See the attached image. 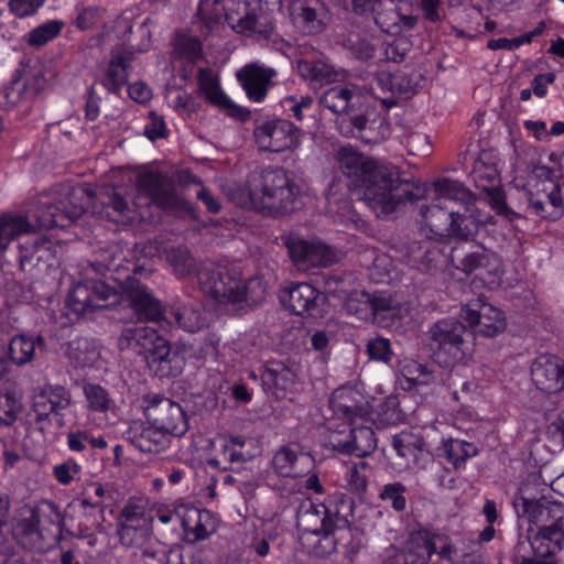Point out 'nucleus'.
Wrapping results in <instances>:
<instances>
[{
	"instance_id": "f257e3e1",
	"label": "nucleus",
	"mask_w": 564,
	"mask_h": 564,
	"mask_svg": "<svg viewBox=\"0 0 564 564\" xmlns=\"http://www.w3.org/2000/svg\"><path fill=\"white\" fill-rule=\"evenodd\" d=\"M340 172L350 180V185L362 191V199L378 217L398 213L408 203L422 199L423 185L401 178L398 167L381 164L352 147H341L336 153Z\"/></svg>"
},
{
	"instance_id": "f03ea898",
	"label": "nucleus",
	"mask_w": 564,
	"mask_h": 564,
	"mask_svg": "<svg viewBox=\"0 0 564 564\" xmlns=\"http://www.w3.org/2000/svg\"><path fill=\"white\" fill-rule=\"evenodd\" d=\"M90 198L82 186L58 184L37 195L25 215H0V254L21 235L75 223L86 212Z\"/></svg>"
},
{
	"instance_id": "7ed1b4c3",
	"label": "nucleus",
	"mask_w": 564,
	"mask_h": 564,
	"mask_svg": "<svg viewBox=\"0 0 564 564\" xmlns=\"http://www.w3.org/2000/svg\"><path fill=\"white\" fill-rule=\"evenodd\" d=\"M350 507L344 494H335L323 503L310 499L302 501L296 514L302 546L319 557L330 555L338 545L348 546L352 540V530L344 511Z\"/></svg>"
},
{
	"instance_id": "20e7f679",
	"label": "nucleus",
	"mask_w": 564,
	"mask_h": 564,
	"mask_svg": "<svg viewBox=\"0 0 564 564\" xmlns=\"http://www.w3.org/2000/svg\"><path fill=\"white\" fill-rule=\"evenodd\" d=\"M67 304L78 315L119 304L130 307L140 322H159L164 317L161 302L135 278L126 279L120 291L100 280H85L69 293Z\"/></svg>"
},
{
	"instance_id": "39448f33",
	"label": "nucleus",
	"mask_w": 564,
	"mask_h": 564,
	"mask_svg": "<svg viewBox=\"0 0 564 564\" xmlns=\"http://www.w3.org/2000/svg\"><path fill=\"white\" fill-rule=\"evenodd\" d=\"M525 487L516 497L513 507L530 524L528 541L534 555L547 558L564 549V503L546 497L532 498Z\"/></svg>"
},
{
	"instance_id": "423d86ee",
	"label": "nucleus",
	"mask_w": 564,
	"mask_h": 564,
	"mask_svg": "<svg viewBox=\"0 0 564 564\" xmlns=\"http://www.w3.org/2000/svg\"><path fill=\"white\" fill-rule=\"evenodd\" d=\"M246 187L253 208L273 217L293 212L301 192L292 173L274 165L252 170Z\"/></svg>"
},
{
	"instance_id": "0eeeda50",
	"label": "nucleus",
	"mask_w": 564,
	"mask_h": 564,
	"mask_svg": "<svg viewBox=\"0 0 564 564\" xmlns=\"http://www.w3.org/2000/svg\"><path fill=\"white\" fill-rule=\"evenodd\" d=\"M494 217L484 214L476 205L449 206L445 209L434 208L423 220L424 225L435 236L458 241L475 240L479 229L486 224H492Z\"/></svg>"
},
{
	"instance_id": "6e6552de",
	"label": "nucleus",
	"mask_w": 564,
	"mask_h": 564,
	"mask_svg": "<svg viewBox=\"0 0 564 564\" xmlns=\"http://www.w3.org/2000/svg\"><path fill=\"white\" fill-rule=\"evenodd\" d=\"M200 290L220 304L241 303L258 299L263 293L260 279L242 281L235 270L228 268L202 267L197 270Z\"/></svg>"
},
{
	"instance_id": "1a4fd4ad",
	"label": "nucleus",
	"mask_w": 564,
	"mask_h": 564,
	"mask_svg": "<svg viewBox=\"0 0 564 564\" xmlns=\"http://www.w3.org/2000/svg\"><path fill=\"white\" fill-rule=\"evenodd\" d=\"M426 336L430 350L441 366H454L470 354L471 334H468L466 326L458 319L444 318L436 322Z\"/></svg>"
},
{
	"instance_id": "9d476101",
	"label": "nucleus",
	"mask_w": 564,
	"mask_h": 564,
	"mask_svg": "<svg viewBox=\"0 0 564 564\" xmlns=\"http://www.w3.org/2000/svg\"><path fill=\"white\" fill-rule=\"evenodd\" d=\"M337 129L347 138H359L366 143L376 144L390 137L391 128L384 113L361 101L355 112L339 117Z\"/></svg>"
},
{
	"instance_id": "9b49d317",
	"label": "nucleus",
	"mask_w": 564,
	"mask_h": 564,
	"mask_svg": "<svg viewBox=\"0 0 564 564\" xmlns=\"http://www.w3.org/2000/svg\"><path fill=\"white\" fill-rule=\"evenodd\" d=\"M137 188L140 195L150 198L151 203L162 210L170 213L191 210L188 202L177 194L174 181L165 173L156 170L139 173Z\"/></svg>"
},
{
	"instance_id": "f8f14e48",
	"label": "nucleus",
	"mask_w": 564,
	"mask_h": 564,
	"mask_svg": "<svg viewBox=\"0 0 564 564\" xmlns=\"http://www.w3.org/2000/svg\"><path fill=\"white\" fill-rule=\"evenodd\" d=\"M449 261L457 270L466 274L476 273L488 284L497 283L502 273L501 258L481 246L470 251H465L462 246H455L451 249Z\"/></svg>"
},
{
	"instance_id": "ddd939ff",
	"label": "nucleus",
	"mask_w": 564,
	"mask_h": 564,
	"mask_svg": "<svg viewBox=\"0 0 564 564\" xmlns=\"http://www.w3.org/2000/svg\"><path fill=\"white\" fill-rule=\"evenodd\" d=\"M145 416L167 436H183L188 430L187 416L182 406L169 398L153 394L147 398Z\"/></svg>"
},
{
	"instance_id": "4468645a",
	"label": "nucleus",
	"mask_w": 564,
	"mask_h": 564,
	"mask_svg": "<svg viewBox=\"0 0 564 564\" xmlns=\"http://www.w3.org/2000/svg\"><path fill=\"white\" fill-rule=\"evenodd\" d=\"M253 135L260 150L283 152L300 145L302 132L289 120L274 119L258 126Z\"/></svg>"
},
{
	"instance_id": "2eb2a0df",
	"label": "nucleus",
	"mask_w": 564,
	"mask_h": 564,
	"mask_svg": "<svg viewBox=\"0 0 564 564\" xmlns=\"http://www.w3.org/2000/svg\"><path fill=\"white\" fill-rule=\"evenodd\" d=\"M517 194L523 197L529 208L542 218L557 220L564 214L561 187L551 180L539 181L532 189L517 191Z\"/></svg>"
},
{
	"instance_id": "dca6fc26",
	"label": "nucleus",
	"mask_w": 564,
	"mask_h": 564,
	"mask_svg": "<svg viewBox=\"0 0 564 564\" xmlns=\"http://www.w3.org/2000/svg\"><path fill=\"white\" fill-rule=\"evenodd\" d=\"M460 317L468 323L473 333L484 337H495L507 326L503 312L481 300H475L465 305Z\"/></svg>"
},
{
	"instance_id": "f3484780",
	"label": "nucleus",
	"mask_w": 564,
	"mask_h": 564,
	"mask_svg": "<svg viewBox=\"0 0 564 564\" xmlns=\"http://www.w3.org/2000/svg\"><path fill=\"white\" fill-rule=\"evenodd\" d=\"M289 9L294 25L306 35L323 33L332 21V13L323 0H292Z\"/></svg>"
},
{
	"instance_id": "a211bd4d",
	"label": "nucleus",
	"mask_w": 564,
	"mask_h": 564,
	"mask_svg": "<svg viewBox=\"0 0 564 564\" xmlns=\"http://www.w3.org/2000/svg\"><path fill=\"white\" fill-rule=\"evenodd\" d=\"M226 22L235 32L258 40H268L274 30L268 14L250 10L246 2H239L236 10L227 11Z\"/></svg>"
},
{
	"instance_id": "6ab92c4d",
	"label": "nucleus",
	"mask_w": 564,
	"mask_h": 564,
	"mask_svg": "<svg viewBox=\"0 0 564 564\" xmlns=\"http://www.w3.org/2000/svg\"><path fill=\"white\" fill-rule=\"evenodd\" d=\"M289 253L299 270L327 267L336 261L334 250L319 240L290 238L286 242Z\"/></svg>"
},
{
	"instance_id": "aec40b11",
	"label": "nucleus",
	"mask_w": 564,
	"mask_h": 564,
	"mask_svg": "<svg viewBox=\"0 0 564 564\" xmlns=\"http://www.w3.org/2000/svg\"><path fill=\"white\" fill-rule=\"evenodd\" d=\"M276 70L258 62L249 63L236 73L237 80L246 91L247 97L256 102H261L268 95L269 87Z\"/></svg>"
},
{
	"instance_id": "412c9836",
	"label": "nucleus",
	"mask_w": 564,
	"mask_h": 564,
	"mask_svg": "<svg viewBox=\"0 0 564 564\" xmlns=\"http://www.w3.org/2000/svg\"><path fill=\"white\" fill-rule=\"evenodd\" d=\"M147 365L156 377L175 378L180 376L185 366L184 356L172 348L167 339L162 337L155 348L147 355Z\"/></svg>"
},
{
	"instance_id": "4be33fe9",
	"label": "nucleus",
	"mask_w": 564,
	"mask_h": 564,
	"mask_svg": "<svg viewBox=\"0 0 564 564\" xmlns=\"http://www.w3.org/2000/svg\"><path fill=\"white\" fill-rule=\"evenodd\" d=\"M392 447L401 468H410L411 466L419 468L426 462V458L430 459L426 442L420 434L402 431L392 437Z\"/></svg>"
},
{
	"instance_id": "5701e85b",
	"label": "nucleus",
	"mask_w": 564,
	"mask_h": 564,
	"mask_svg": "<svg viewBox=\"0 0 564 564\" xmlns=\"http://www.w3.org/2000/svg\"><path fill=\"white\" fill-rule=\"evenodd\" d=\"M531 377L539 390L560 392L564 389V362L555 356H540L531 367Z\"/></svg>"
},
{
	"instance_id": "b1692460",
	"label": "nucleus",
	"mask_w": 564,
	"mask_h": 564,
	"mask_svg": "<svg viewBox=\"0 0 564 564\" xmlns=\"http://www.w3.org/2000/svg\"><path fill=\"white\" fill-rule=\"evenodd\" d=\"M437 197L429 206L421 207L423 220L434 208L445 209L449 206H465L476 203V196L462 183L451 178H442L435 183Z\"/></svg>"
},
{
	"instance_id": "393cba45",
	"label": "nucleus",
	"mask_w": 564,
	"mask_h": 564,
	"mask_svg": "<svg viewBox=\"0 0 564 564\" xmlns=\"http://www.w3.org/2000/svg\"><path fill=\"white\" fill-rule=\"evenodd\" d=\"M409 263L417 270L434 274L449 260V254L434 240L424 239L412 242L409 247Z\"/></svg>"
},
{
	"instance_id": "a878e982",
	"label": "nucleus",
	"mask_w": 564,
	"mask_h": 564,
	"mask_svg": "<svg viewBox=\"0 0 564 564\" xmlns=\"http://www.w3.org/2000/svg\"><path fill=\"white\" fill-rule=\"evenodd\" d=\"M87 192L91 197L87 207L91 204L94 213H97L100 217L120 223L130 213L127 199L113 186H104L95 196L91 192Z\"/></svg>"
},
{
	"instance_id": "bb28decb",
	"label": "nucleus",
	"mask_w": 564,
	"mask_h": 564,
	"mask_svg": "<svg viewBox=\"0 0 564 564\" xmlns=\"http://www.w3.org/2000/svg\"><path fill=\"white\" fill-rule=\"evenodd\" d=\"M319 291L308 283H291L280 291L279 300L283 307L294 315H311L317 306Z\"/></svg>"
},
{
	"instance_id": "cd10ccee",
	"label": "nucleus",
	"mask_w": 564,
	"mask_h": 564,
	"mask_svg": "<svg viewBox=\"0 0 564 564\" xmlns=\"http://www.w3.org/2000/svg\"><path fill=\"white\" fill-rule=\"evenodd\" d=\"M162 337L156 329L150 326H127L118 338V347L121 351L130 350L147 358V355L155 348Z\"/></svg>"
},
{
	"instance_id": "c85d7f7f",
	"label": "nucleus",
	"mask_w": 564,
	"mask_h": 564,
	"mask_svg": "<svg viewBox=\"0 0 564 564\" xmlns=\"http://www.w3.org/2000/svg\"><path fill=\"white\" fill-rule=\"evenodd\" d=\"M126 438L142 453L159 454L170 445L169 436L152 424L133 423L126 432Z\"/></svg>"
},
{
	"instance_id": "c756f323",
	"label": "nucleus",
	"mask_w": 564,
	"mask_h": 564,
	"mask_svg": "<svg viewBox=\"0 0 564 564\" xmlns=\"http://www.w3.org/2000/svg\"><path fill=\"white\" fill-rule=\"evenodd\" d=\"M12 535L17 543L29 551H42L44 538L40 529L39 512L29 511V516L22 517L12 528Z\"/></svg>"
},
{
	"instance_id": "7c9ffc66",
	"label": "nucleus",
	"mask_w": 564,
	"mask_h": 564,
	"mask_svg": "<svg viewBox=\"0 0 564 564\" xmlns=\"http://www.w3.org/2000/svg\"><path fill=\"white\" fill-rule=\"evenodd\" d=\"M362 97L345 86H333L325 90L319 102L332 112L348 116V112H355L358 106H361Z\"/></svg>"
},
{
	"instance_id": "2f4dec72",
	"label": "nucleus",
	"mask_w": 564,
	"mask_h": 564,
	"mask_svg": "<svg viewBox=\"0 0 564 564\" xmlns=\"http://www.w3.org/2000/svg\"><path fill=\"white\" fill-rule=\"evenodd\" d=\"M497 163L498 156L494 151L484 150L479 153L470 172V177L478 189L488 191L500 184Z\"/></svg>"
},
{
	"instance_id": "473e14b6",
	"label": "nucleus",
	"mask_w": 564,
	"mask_h": 564,
	"mask_svg": "<svg viewBox=\"0 0 564 564\" xmlns=\"http://www.w3.org/2000/svg\"><path fill=\"white\" fill-rule=\"evenodd\" d=\"M197 80L200 91L210 104L226 110L230 116H238L240 108L221 90L218 77L213 69L199 68Z\"/></svg>"
},
{
	"instance_id": "72a5a7b5",
	"label": "nucleus",
	"mask_w": 564,
	"mask_h": 564,
	"mask_svg": "<svg viewBox=\"0 0 564 564\" xmlns=\"http://www.w3.org/2000/svg\"><path fill=\"white\" fill-rule=\"evenodd\" d=\"M376 36L366 30H350L339 35L338 43L349 51L354 57L360 61H368L376 54Z\"/></svg>"
},
{
	"instance_id": "f704fd0d",
	"label": "nucleus",
	"mask_w": 564,
	"mask_h": 564,
	"mask_svg": "<svg viewBox=\"0 0 564 564\" xmlns=\"http://www.w3.org/2000/svg\"><path fill=\"white\" fill-rule=\"evenodd\" d=\"M247 438L243 436H232L221 445L220 457H214L208 460V465L215 468L228 470L234 464H241L251 459L252 455L243 448Z\"/></svg>"
},
{
	"instance_id": "c9c22d12",
	"label": "nucleus",
	"mask_w": 564,
	"mask_h": 564,
	"mask_svg": "<svg viewBox=\"0 0 564 564\" xmlns=\"http://www.w3.org/2000/svg\"><path fill=\"white\" fill-rule=\"evenodd\" d=\"M436 452L440 457H444L451 463L455 469H459L465 466L468 458L478 454V448L474 443L451 437L443 440Z\"/></svg>"
},
{
	"instance_id": "e433bc0d",
	"label": "nucleus",
	"mask_w": 564,
	"mask_h": 564,
	"mask_svg": "<svg viewBox=\"0 0 564 564\" xmlns=\"http://www.w3.org/2000/svg\"><path fill=\"white\" fill-rule=\"evenodd\" d=\"M194 525H189L187 520H183L185 542L195 544L199 541L208 539L217 530L216 521L213 513L206 509H194Z\"/></svg>"
},
{
	"instance_id": "4c0bfd02",
	"label": "nucleus",
	"mask_w": 564,
	"mask_h": 564,
	"mask_svg": "<svg viewBox=\"0 0 564 564\" xmlns=\"http://www.w3.org/2000/svg\"><path fill=\"white\" fill-rule=\"evenodd\" d=\"M421 533L429 546L431 556L433 554H437L442 560L455 564L460 560V557L466 555L458 554V550L452 543L451 538L445 533L427 529L421 530Z\"/></svg>"
},
{
	"instance_id": "58836bf2",
	"label": "nucleus",
	"mask_w": 564,
	"mask_h": 564,
	"mask_svg": "<svg viewBox=\"0 0 564 564\" xmlns=\"http://www.w3.org/2000/svg\"><path fill=\"white\" fill-rule=\"evenodd\" d=\"M344 447L346 453L358 457L371 454L377 447L373 430L370 426H352Z\"/></svg>"
},
{
	"instance_id": "ea45409f",
	"label": "nucleus",
	"mask_w": 564,
	"mask_h": 564,
	"mask_svg": "<svg viewBox=\"0 0 564 564\" xmlns=\"http://www.w3.org/2000/svg\"><path fill=\"white\" fill-rule=\"evenodd\" d=\"M172 315L180 328L197 333L207 325V319L199 304L187 303L173 308Z\"/></svg>"
},
{
	"instance_id": "a19ab883",
	"label": "nucleus",
	"mask_w": 564,
	"mask_h": 564,
	"mask_svg": "<svg viewBox=\"0 0 564 564\" xmlns=\"http://www.w3.org/2000/svg\"><path fill=\"white\" fill-rule=\"evenodd\" d=\"M35 354V340L32 336L19 334L10 339L8 345V358L18 366L22 367L31 362Z\"/></svg>"
},
{
	"instance_id": "79ce46f5",
	"label": "nucleus",
	"mask_w": 564,
	"mask_h": 564,
	"mask_svg": "<svg viewBox=\"0 0 564 564\" xmlns=\"http://www.w3.org/2000/svg\"><path fill=\"white\" fill-rule=\"evenodd\" d=\"M371 304L372 323L384 324L386 321L393 323L401 317V305L389 295L372 293Z\"/></svg>"
},
{
	"instance_id": "37998d69",
	"label": "nucleus",
	"mask_w": 564,
	"mask_h": 564,
	"mask_svg": "<svg viewBox=\"0 0 564 564\" xmlns=\"http://www.w3.org/2000/svg\"><path fill=\"white\" fill-rule=\"evenodd\" d=\"M399 558L402 564H427L431 553L421 530L411 534L404 549L400 552Z\"/></svg>"
},
{
	"instance_id": "c03bdc74",
	"label": "nucleus",
	"mask_w": 564,
	"mask_h": 564,
	"mask_svg": "<svg viewBox=\"0 0 564 564\" xmlns=\"http://www.w3.org/2000/svg\"><path fill=\"white\" fill-rule=\"evenodd\" d=\"M39 391L41 398L46 399L57 416H63V412L73 404L70 390L62 384L46 382Z\"/></svg>"
},
{
	"instance_id": "a18cd8bd",
	"label": "nucleus",
	"mask_w": 564,
	"mask_h": 564,
	"mask_svg": "<svg viewBox=\"0 0 564 564\" xmlns=\"http://www.w3.org/2000/svg\"><path fill=\"white\" fill-rule=\"evenodd\" d=\"M166 260L178 279L189 276L196 271V261L186 247H172L165 251Z\"/></svg>"
},
{
	"instance_id": "49530a36",
	"label": "nucleus",
	"mask_w": 564,
	"mask_h": 564,
	"mask_svg": "<svg viewBox=\"0 0 564 564\" xmlns=\"http://www.w3.org/2000/svg\"><path fill=\"white\" fill-rule=\"evenodd\" d=\"M375 22L382 32L390 35L401 34L399 22L401 21V11L393 0L380 2L375 14Z\"/></svg>"
},
{
	"instance_id": "de8ad7c7",
	"label": "nucleus",
	"mask_w": 564,
	"mask_h": 564,
	"mask_svg": "<svg viewBox=\"0 0 564 564\" xmlns=\"http://www.w3.org/2000/svg\"><path fill=\"white\" fill-rule=\"evenodd\" d=\"M128 63L122 55L115 56L108 65L104 86L110 91L118 94L128 80Z\"/></svg>"
},
{
	"instance_id": "09e8293b",
	"label": "nucleus",
	"mask_w": 564,
	"mask_h": 564,
	"mask_svg": "<svg viewBox=\"0 0 564 564\" xmlns=\"http://www.w3.org/2000/svg\"><path fill=\"white\" fill-rule=\"evenodd\" d=\"M371 293L361 291L350 293L345 302V310L359 321L372 323Z\"/></svg>"
},
{
	"instance_id": "8fccbe9b",
	"label": "nucleus",
	"mask_w": 564,
	"mask_h": 564,
	"mask_svg": "<svg viewBox=\"0 0 564 564\" xmlns=\"http://www.w3.org/2000/svg\"><path fill=\"white\" fill-rule=\"evenodd\" d=\"M64 22L57 20L47 21L31 30L26 36V43L32 47H41L54 40L62 32Z\"/></svg>"
},
{
	"instance_id": "3c124183",
	"label": "nucleus",
	"mask_w": 564,
	"mask_h": 564,
	"mask_svg": "<svg viewBox=\"0 0 564 564\" xmlns=\"http://www.w3.org/2000/svg\"><path fill=\"white\" fill-rule=\"evenodd\" d=\"M53 257L48 241H35L30 248L22 247L19 256L20 268L23 270L36 267L41 261Z\"/></svg>"
},
{
	"instance_id": "603ef678",
	"label": "nucleus",
	"mask_w": 564,
	"mask_h": 564,
	"mask_svg": "<svg viewBox=\"0 0 564 564\" xmlns=\"http://www.w3.org/2000/svg\"><path fill=\"white\" fill-rule=\"evenodd\" d=\"M482 192L487 194L488 203L497 215L502 216L510 221L516 218L523 217L520 210H516L513 206L507 203L506 194L501 189L500 184L492 186V189ZM517 208L520 209V206H517Z\"/></svg>"
},
{
	"instance_id": "864d4df0",
	"label": "nucleus",
	"mask_w": 564,
	"mask_h": 564,
	"mask_svg": "<svg viewBox=\"0 0 564 564\" xmlns=\"http://www.w3.org/2000/svg\"><path fill=\"white\" fill-rule=\"evenodd\" d=\"M408 488L401 481L389 482L382 486L379 499L390 505L395 512H403L406 509Z\"/></svg>"
},
{
	"instance_id": "5fc2aeb1",
	"label": "nucleus",
	"mask_w": 564,
	"mask_h": 564,
	"mask_svg": "<svg viewBox=\"0 0 564 564\" xmlns=\"http://www.w3.org/2000/svg\"><path fill=\"white\" fill-rule=\"evenodd\" d=\"M297 453L291 445L281 446L273 456L272 466L283 477L296 475Z\"/></svg>"
},
{
	"instance_id": "6e6d98bb",
	"label": "nucleus",
	"mask_w": 564,
	"mask_h": 564,
	"mask_svg": "<svg viewBox=\"0 0 564 564\" xmlns=\"http://www.w3.org/2000/svg\"><path fill=\"white\" fill-rule=\"evenodd\" d=\"M84 394L88 406L95 412H107L110 409L112 400L108 391L97 383H85Z\"/></svg>"
},
{
	"instance_id": "4d7b16f0",
	"label": "nucleus",
	"mask_w": 564,
	"mask_h": 564,
	"mask_svg": "<svg viewBox=\"0 0 564 564\" xmlns=\"http://www.w3.org/2000/svg\"><path fill=\"white\" fill-rule=\"evenodd\" d=\"M330 408L334 413L351 424L357 416L361 415L362 409L356 404L348 402V395L345 391L337 390L330 399Z\"/></svg>"
},
{
	"instance_id": "13d9d810",
	"label": "nucleus",
	"mask_w": 564,
	"mask_h": 564,
	"mask_svg": "<svg viewBox=\"0 0 564 564\" xmlns=\"http://www.w3.org/2000/svg\"><path fill=\"white\" fill-rule=\"evenodd\" d=\"M417 469L427 471L431 479L437 482L440 487L452 488L454 486L455 478L448 477L451 474L449 469L442 462L435 459L431 452L430 459L426 458V462Z\"/></svg>"
},
{
	"instance_id": "bf43d9fd",
	"label": "nucleus",
	"mask_w": 564,
	"mask_h": 564,
	"mask_svg": "<svg viewBox=\"0 0 564 564\" xmlns=\"http://www.w3.org/2000/svg\"><path fill=\"white\" fill-rule=\"evenodd\" d=\"M174 53L177 57L194 62L200 57V42L187 34H177L173 42Z\"/></svg>"
},
{
	"instance_id": "052dcab7",
	"label": "nucleus",
	"mask_w": 564,
	"mask_h": 564,
	"mask_svg": "<svg viewBox=\"0 0 564 564\" xmlns=\"http://www.w3.org/2000/svg\"><path fill=\"white\" fill-rule=\"evenodd\" d=\"M366 352L368 354L370 359L381 361L384 364H390L393 357L390 340L381 336L370 338L367 341Z\"/></svg>"
},
{
	"instance_id": "680f3d73",
	"label": "nucleus",
	"mask_w": 564,
	"mask_h": 564,
	"mask_svg": "<svg viewBox=\"0 0 564 564\" xmlns=\"http://www.w3.org/2000/svg\"><path fill=\"white\" fill-rule=\"evenodd\" d=\"M229 10L232 9L226 8L221 0H199L197 15L205 22H218Z\"/></svg>"
},
{
	"instance_id": "e2e57ef3",
	"label": "nucleus",
	"mask_w": 564,
	"mask_h": 564,
	"mask_svg": "<svg viewBox=\"0 0 564 564\" xmlns=\"http://www.w3.org/2000/svg\"><path fill=\"white\" fill-rule=\"evenodd\" d=\"M405 145L412 155L426 156L432 150L429 135L422 132L409 133L405 139Z\"/></svg>"
},
{
	"instance_id": "0e129e2a",
	"label": "nucleus",
	"mask_w": 564,
	"mask_h": 564,
	"mask_svg": "<svg viewBox=\"0 0 564 564\" xmlns=\"http://www.w3.org/2000/svg\"><path fill=\"white\" fill-rule=\"evenodd\" d=\"M45 0H9V11L19 19L34 15Z\"/></svg>"
},
{
	"instance_id": "69168bd1",
	"label": "nucleus",
	"mask_w": 564,
	"mask_h": 564,
	"mask_svg": "<svg viewBox=\"0 0 564 564\" xmlns=\"http://www.w3.org/2000/svg\"><path fill=\"white\" fill-rule=\"evenodd\" d=\"M80 470L82 467L76 460L67 459L53 467V475L61 485H69Z\"/></svg>"
},
{
	"instance_id": "338daca9",
	"label": "nucleus",
	"mask_w": 564,
	"mask_h": 564,
	"mask_svg": "<svg viewBox=\"0 0 564 564\" xmlns=\"http://www.w3.org/2000/svg\"><path fill=\"white\" fill-rule=\"evenodd\" d=\"M118 536L121 544L126 546H139L142 545L143 542L149 536V532L139 531L138 529H133L132 527L127 525H118Z\"/></svg>"
},
{
	"instance_id": "774afa93",
	"label": "nucleus",
	"mask_w": 564,
	"mask_h": 564,
	"mask_svg": "<svg viewBox=\"0 0 564 564\" xmlns=\"http://www.w3.org/2000/svg\"><path fill=\"white\" fill-rule=\"evenodd\" d=\"M165 564H206L199 554L184 551L181 547L171 549L166 553Z\"/></svg>"
}]
</instances>
